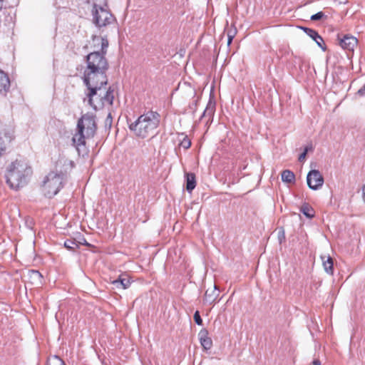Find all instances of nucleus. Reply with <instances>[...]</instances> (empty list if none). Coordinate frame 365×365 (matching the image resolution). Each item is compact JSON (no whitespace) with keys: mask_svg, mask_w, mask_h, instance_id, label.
<instances>
[{"mask_svg":"<svg viewBox=\"0 0 365 365\" xmlns=\"http://www.w3.org/2000/svg\"><path fill=\"white\" fill-rule=\"evenodd\" d=\"M105 54L101 53L98 51H94L87 56L86 68L83 73V81H88L92 84L94 81L108 83L106 73L108 68V63Z\"/></svg>","mask_w":365,"mask_h":365,"instance_id":"obj_1","label":"nucleus"},{"mask_svg":"<svg viewBox=\"0 0 365 365\" xmlns=\"http://www.w3.org/2000/svg\"><path fill=\"white\" fill-rule=\"evenodd\" d=\"M88 88L86 98L88 104L95 110L103 108L106 106H111L114 99L113 90L107 87V83L94 81V83L84 81Z\"/></svg>","mask_w":365,"mask_h":365,"instance_id":"obj_2","label":"nucleus"},{"mask_svg":"<svg viewBox=\"0 0 365 365\" xmlns=\"http://www.w3.org/2000/svg\"><path fill=\"white\" fill-rule=\"evenodd\" d=\"M31 173V168L26 160L16 159L6 168V182L11 188L18 190L27 183Z\"/></svg>","mask_w":365,"mask_h":365,"instance_id":"obj_3","label":"nucleus"},{"mask_svg":"<svg viewBox=\"0 0 365 365\" xmlns=\"http://www.w3.org/2000/svg\"><path fill=\"white\" fill-rule=\"evenodd\" d=\"M159 123L158 113L149 111L140 115L134 123H131L130 129L139 138L153 137L157 133Z\"/></svg>","mask_w":365,"mask_h":365,"instance_id":"obj_4","label":"nucleus"},{"mask_svg":"<svg viewBox=\"0 0 365 365\" xmlns=\"http://www.w3.org/2000/svg\"><path fill=\"white\" fill-rule=\"evenodd\" d=\"M96 130V125L94 117L91 115H84L78 120L77 125V133L72 138L73 145L76 147L78 153L81 148L85 146L86 139L92 138Z\"/></svg>","mask_w":365,"mask_h":365,"instance_id":"obj_5","label":"nucleus"},{"mask_svg":"<svg viewBox=\"0 0 365 365\" xmlns=\"http://www.w3.org/2000/svg\"><path fill=\"white\" fill-rule=\"evenodd\" d=\"M65 173L60 170L52 171L46 175L42 185V191L48 197L56 195L63 186Z\"/></svg>","mask_w":365,"mask_h":365,"instance_id":"obj_6","label":"nucleus"},{"mask_svg":"<svg viewBox=\"0 0 365 365\" xmlns=\"http://www.w3.org/2000/svg\"><path fill=\"white\" fill-rule=\"evenodd\" d=\"M93 22L98 26H106L110 24L113 20L112 14L104 7L94 4L93 10Z\"/></svg>","mask_w":365,"mask_h":365,"instance_id":"obj_7","label":"nucleus"},{"mask_svg":"<svg viewBox=\"0 0 365 365\" xmlns=\"http://www.w3.org/2000/svg\"><path fill=\"white\" fill-rule=\"evenodd\" d=\"M307 182L310 189L317 190L322 187L324 178L319 170H312L307 174Z\"/></svg>","mask_w":365,"mask_h":365,"instance_id":"obj_8","label":"nucleus"},{"mask_svg":"<svg viewBox=\"0 0 365 365\" xmlns=\"http://www.w3.org/2000/svg\"><path fill=\"white\" fill-rule=\"evenodd\" d=\"M91 44V46L94 48L95 51H98L101 53H106L108 42L105 38L95 36L93 37Z\"/></svg>","mask_w":365,"mask_h":365,"instance_id":"obj_9","label":"nucleus"},{"mask_svg":"<svg viewBox=\"0 0 365 365\" xmlns=\"http://www.w3.org/2000/svg\"><path fill=\"white\" fill-rule=\"evenodd\" d=\"M357 39L352 36L346 35L340 40V46L343 49L352 51L357 45Z\"/></svg>","mask_w":365,"mask_h":365,"instance_id":"obj_10","label":"nucleus"},{"mask_svg":"<svg viewBox=\"0 0 365 365\" xmlns=\"http://www.w3.org/2000/svg\"><path fill=\"white\" fill-rule=\"evenodd\" d=\"M199 339L201 346L205 350H209L212 346V341L211 338L208 336V332L206 329H202L199 334Z\"/></svg>","mask_w":365,"mask_h":365,"instance_id":"obj_11","label":"nucleus"},{"mask_svg":"<svg viewBox=\"0 0 365 365\" xmlns=\"http://www.w3.org/2000/svg\"><path fill=\"white\" fill-rule=\"evenodd\" d=\"M113 285L117 289H127L130 284L129 277L126 274H120L117 279L112 282Z\"/></svg>","mask_w":365,"mask_h":365,"instance_id":"obj_12","label":"nucleus"},{"mask_svg":"<svg viewBox=\"0 0 365 365\" xmlns=\"http://www.w3.org/2000/svg\"><path fill=\"white\" fill-rule=\"evenodd\" d=\"M219 295V291L217 287L214 285L207 288L205 294V301L210 304L213 303Z\"/></svg>","mask_w":365,"mask_h":365,"instance_id":"obj_13","label":"nucleus"},{"mask_svg":"<svg viewBox=\"0 0 365 365\" xmlns=\"http://www.w3.org/2000/svg\"><path fill=\"white\" fill-rule=\"evenodd\" d=\"M10 87V81L4 71L0 70V93H6Z\"/></svg>","mask_w":365,"mask_h":365,"instance_id":"obj_14","label":"nucleus"},{"mask_svg":"<svg viewBox=\"0 0 365 365\" xmlns=\"http://www.w3.org/2000/svg\"><path fill=\"white\" fill-rule=\"evenodd\" d=\"M304 30L305 33L310 38H312L320 48H322L323 50H325V48L322 46V44L324 43V40L316 31L307 28H304Z\"/></svg>","mask_w":365,"mask_h":365,"instance_id":"obj_15","label":"nucleus"},{"mask_svg":"<svg viewBox=\"0 0 365 365\" xmlns=\"http://www.w3.org/2000/svg\"><path fill=\"white\" fill-rule=\"evenodd\" d=\"M322 264L325 272L329 274H333V260L329 256H322Z\"/></svg>","mask_w":365,"mask_h":365,"instance_id":"obj_16","label":"nucleus"},{"mask_svg":"<svg viewBox=\"0 0 365 365\" xmlns=\"http://www.w3.org/2000/svg\"><path fill=\"white\" fill-rule=\"evenodd\" d=\"M186 189L188 192H191L195 187L196 185L195 175L192 173H187L186 175Z\"/></svg>","mask_w":365,"mask_h":365,"instance_id":"obj_17","label":"nucleus"},{"mask_svg":"<svg viewBox=\"0 0 365 365\" xmlns=\"http://www.w3.org/2000/svg\"><path fill=\"white\" fill-rule=\"evenodd\" d=\"M84 242L86 245H88L89 244L86 242L84 240ZM78 244H83V242H77L74 240H67L64 242V246L66 249L71 251H74L78 247Z\"/></svg>","mask_w":365,"mask_h":365,"instance_id":"obj_18","label":"nucleus"},{"mask_svg":"<svg viewBox=\"0 0 365 365\" xmlns=\"http://www.w3.org/2000/svg\"><path fill=\"white\" fill-rule=\"evenodd\" d=\"M295 175L293 172L285 170L282 173V180L285 182H292L294 181Z\"/></svg>","mask_w":365,"mask_h":365,"instance_id":"obj_19","label":"nucleus"},{"mask_svg":"<svg viewBox=\"0 0 365 365\" xmlns=\"http://www.w3.org/2000/svg\"><path fill=\"white\" fill-rule=\"evenodd\" d=\"M61 165H64L66 167L64 168V172L66 173L68 170L71 169L73 167V163L71 160H68L67 159H61L58 162L56 168H61Z\"/></svg>","mask_w":365,"mask_h":365,"instance_id":"obj_20","label":"nucleus"},{"mask_svg":"<svg viewBox=\"0 0 365 365\" xmlns=\"http://www.w3.org/2000/svg\"><path fill=\"white\" fill-rule=\"evenodd\" d=\"M301 211L308 218H312L314 215V212L313 209L310 207L308 205H302V207H301Z\"/></svg>","mask_w":365,"mask_h":365,"instance_id":"obj_21","label":"nucleus"},{"mask_svg":"<svg viewBox=\"0 0 365 365\" xmlns=\"http://www.w3.org/2000/svg\"><path fill=\"white\" fill-rule=\"evenodd\" d=\"M48 365H65L64 361L57 356L49 357L47 362Z\"/></svg>","mask_w":365,"mask_h":365,"instance_id":"obj_22","label":"nucleus"},{"mask_svg":"<svg viewBox=\"0 0 365 365\" xmlns=\"http://www.w3.org/2000/svg\"><path fill=\"white\" fill-rule=\"evenodd\" d=\"M215 110V103L211 101H209L207 106L204 111L203 115L211 116L214 113Z\"/></svg>","mask_w":365,"mask_h":365,"instance_id":"obj_23","label":"nucleus"},{"mask_svg":"<svg viewBox=\"0 0 365 365\" xmlns=\"http://www.w3.org/2000/svg\"><path fill=\"white\" fill-rule=\"evenodd\" d=\"M29 276L31 279L36 282H41V274L38 271L31 270L29 272Z\"/></svg>","mask_w":365,"mask_h":365,"instance_id":"obj_24","label":"nucleus"},{"mask_svg":"<svg viewBox=\"0 0 365 365\" xmlns=\"http://www.w3.org/2000/svg\"><path fill=\"white\" fill-rule=\"evenodd\" d=\"M191 145V141L187 136H183L180 141V146L185 149H188Z\"/></svg>","mask_w":365,"mask_h":365,"instance_id":"obj_25","label":"nucleus"},{"mask_svg":"<svg viewBox=\"0 0 365 365\" xmlns=\"http://www.w3.org/2000/svg\"><path fill=\"white\" fill-rule=\"evenodd\" d=\"M6 148V143L5 138L0 135V157L5 152Z\"/></svg>","mask_w":365,"mask_h":365,"instance_id":"obj_26","label":"nucleus"},{"mask_svg":"<svg viewBox=\"0 0 365 365\" xmlns=\"http://www.w3.org/2000/svg\"><path fill=\"white\" fill-rule=\"evenodd\" d=\"M194 320L198 325H201L202 324V320L198 311H196L194 314Z\"/></svg>","mask_w":365,"mask_h":365,"instance_id":"obj_27","label":"nucleus"},{"mask_svg":"<svg viewBox=\"0 0 365 365\" xmlns=\"http://www.w3.org/2000/svg\"><path fill=\"white\" fill-rule=\"evenodd\" d=\"M324 16V13L322 11H319L311 16V20L312 21H318L322 19V17Z\"/></svg>","mask_w":365,"mask_h":365,"instance_id":"obj_28","label":"nucleus"},{"mask_svg":"<svg viewBox=\"0 0 365 365\" xmlns=\"http://www.w3.org/2000/svg\"><path fill=\"white\" fill-rule=\"evenodd\" d=\"M307 154V150H304V152L299 156V160L300 162H303L306 158Z\"/></svg>","mask_w":365,"mask_h":365,"instance_id":"obj_29","label":"nucleus"},{"mask_svg":"<svg viewBox=\"0 0 365 365\" xmlns=\"http://www.w3.org/2000/svg\"><path fill=\"white\" fill-rule=\"evenodd\" d=\"M359 96L365 95V84L358 91L357 93Z\"/></svg>","mask_w":365,"mask_h":365,"instance_id":"obj_30","label":"nucleus"},{"mask_svg":"<svg viewBox=\"0 0 365 365\" xmlns=\"http://www.w3.org/2000/svg\"><path fill=\"white\" fill-rule=\"evenodd\" d=\"M232 38H233V36L228 34V38H227V45L228 46L232 43Z\"/></svg>","mask_w":365,"mask_h":365,"instance_id":"obj_31","label":"nucleus"},{"mask_svg":"<svg viewBox=\"0 0 365 365\" xmlns=\"http://www.w3.org/2000/svg\"><path fill=\"white\" fill-rule=\"evenodd\" d=\"M313 150V147L312 145H307L304 148V150H307V153L309 151V150Z\"/></svg>","mask_w":365,"mask_h":365,"instance_id":"obj_32","label":"nucleus"},{"mask_svg":"<svg viewBox=\"0 0 365 365\" xmlns=\"http://www.w3.org/2000/svg\"><path fill=\"white\" fill-rule=\"evenodd\" d=\"M112 120H111V115L110 113L108 114L107 119H106V123L111 124Z\"/></svg>","mask_w":365,"mask_h":365,"instance_id":"obj_33","label":"nucleus"},{"mask_svg":"<svg viewBox=\"0 0 365 365\" xmlns=\"http://www.w3.org/2000/svg\"><path fill=\"white\" fill-rule=\"evenodd\" d=\"M362 193H363V200L365 202V185H364L362 188Z\"/></svg>","mask_w":365,"mask_h":365,"instance_id":"obj_34","label":"nucleus"},{"mask_svg":"<svg viewBox=\"0 0 365 365\" xmlns=\"http://www.w3.org/2000/svg\"><path fill=\"white\" fill-rule=\"evenodd\" d=\"M313 365H320V361L319 360H314L313 361Z\"/></svg>","mask_w":365,"mask_h":365,"instance_id":"obj_35","label":"nucleus"},{"mask_svg":"<svg viewBox=\"0 0 365 365\" xmlns=\"http://www.w3.org/2000/svg\"><path fill=\"white\" fill-rule=\"evenodd\" d=\"M4 6V0H0V11H1Z\"/></svg>","mask_w":365,"mask_h":365,"instance_id":"obj_36","label":"nucleus"}]
</instances>
